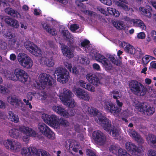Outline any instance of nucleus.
Here are the masks:
<instances>
[{"label": "nucleus", "instance_id": "38", "mask_svg": "<svg viewBox=\"0 0 156 156\" xmlns=\"http://www.w3.org/2000/svg\"><path fill=\"white\" fill-rule=\"evenodd\" d=\"M21 154L23 156H31V152L30 151L29 147L28 148L23 147L22 150Z\"/></svg>", "mask_w": 156, "mask_h": 156}, {"label": "nucleus", "instance_id": "62", "mask_svg": "<svg viewBox=\"0 0 156 156\" xmlns=\"http://www.w3.org/2000/svg\"><path fill=\"white\" fill-rule=\"evenodd\" d=\"M79 84L83 88H85L87 84V82L82 80H80L78 82Z\"/></svg>", "mask_w": 156, "mask_h": 156}, {"label": "nucleus", "instance_id": "23", "mask_svg": "<svg viewBox=\"0 0 156 156\" xmlns=\"http://www.w3.org/2000/svg\"><path fill=\"white\" fill-rule=\"evenodd\" d=\"M121 44L126 52L131 54H133L135 49L133 46L129 44L125 43V42H122Z\"/></svg>", "mask_w": 156, "mask_h": 156}, {"label": "nucleus", "instance_id": "9", "mask_svg": "<svg viewBox=\"0 0 156 156\" xmlns=\"http://www.w3.org/2000/svg\"><path fill=\"white\" fill-rule=\"evenodd\" d=\"M73 91L77 97L83 100L88 101L90 99L88 93L80 88H74Z\"/></svg>", "mask_w": 156, "mask_h": 156}, {"label": "nucleus", "instance_id": "11", "mask_svg": "<svg viewBox=\"0 0 156 156\" xmlns=\"http://www.w3.org/2000/svg\"><path fill=\"white\" fill-rule=\"evenodd\" d=\"M73 94L71 91L68 89L64 88L63 93L60 95L59 98L64 104H65L68 101L70 100Z\"/></svg>", "mask_w": 156, "mask_h": 156}, {"label": "nucleus", "instance_id": "35", "mask_svg": "<svg viewBox=\"0 0 156 156\" xmlns=\"http://www.w3.org/2000/svg\"><path fill=\"white\" fill-rule=\"evenodd\" d=\"M33 50L31 52V53L36 56H40L42 54L41 49L37 45Z\"/></svg>", "mask_w": 156, "mask_h": 156}, {"label": "nucleus", "instance_id": "61", "mask_svg": "<svg viewBox=\"0 0 156 156\" xmlns=\"http://www.w3.org/2000/svg\"><path fill=\"white\" fill-rule=\"evenodd\" d=\"M40 152L41 156H51L48 152L44 150H41Z\"/></svg>", "mask_w": 156, "mask_h": 156}, {"label": "nucleus", "instance_id": "51", "mask_svg": "<svg viewBox=\"0 0 156 156\" xmlns=\"http://www.w3.org/2000/svg\"><path fill=\"white\" fill-rule=\"evenodd\" d=\"M64 104L68 105L69 107V108H73L75 107V102L74 101V100L72 98L70 100L68 101H67V103H66Z\"/></svg>", "mask_w": 156, "mask_h": 156}, {"label": "nucleus", "instance_id": "64", "mask_svg": "<svg viewBox=\"0 0 156 156\" xmlns=\"http://www.w3.org/2000/svg\"><path fill=\"white\" fill-rule=\"evenodd\" d=\"M79 26L76 24L71 25L70 27L71 30L73 31L79 29Z\"/></svg>", "mask_w": 156, "mask_h": 156}, {"label": "nucleus", "instance_id": "13", "mask_svg": "<svg viewBox=\"0 0 156 156\" xmlns=\"http://www.w3.org/2000/svg\"><path fill=\"white\" fill-rule=\"evenodd\" d=\"M7 100L9 103L18 108H19L20 105L23 104L21 100L18 99L15 96H9L7 97Z\"/></svg>", "mask_w": 156, "mask_h": 156}, {"label": "nucleus", "instance_id": "14", "mask_svg": "<svg viewBox=\"0 0 156 156\" xmlns=\"http://www.w3.org/2000/svg\"><path fill=\"white\" fill-rule=\"evenodd\" d=\"M86 78L90 83L94 86H98L99 85L100 83V79L96 75L88 73L86 75Z\"/></svg>", "mask_w": 156, "mask_h": 156}, {"label": "nucleus", "instance_id": "39", "mask_svg": "<svg viewBox=\"0 0 156 156\" xmlns=\"http://www.w3.org/2000/svg\"><path fill=\"white\" fill-rule=\"evenodd\" d=\"M119 149L118 147L115 145H111L109 148L110 152L116 155L118 154Z\"/></svg>", "mask_w": 156, "mask_h": 156}, {"label": "nucleus", "instance_id": "12", "mask_svg": "<svg viewBox=\"0 0 156 156\" xmlns=\"http://www.w3.org/2000/svg\"><path fill=\"white\" fill-rule=\"evenodd\" d=\"M126 149L133 154L136 155L141 152V150L134 144L131 142L126 144Z\"/></svg>", "mask_w": 156, "mask_h": 156}, {"label": "nucleus", "instance_id": "22", "mask_svg": "<svg viewBox=\"0 0 156 156\" xmlns=\"http://www.w3.org/2000/svg\"><path fill=\"white\" fill-rule=\"evenodd\" d=\"M149 7L148 9L143 7H140L139 8V10L141 14L149 19L151 18L152 16L151 12L152 9L151 7Z\"/></svg>", "mask_w": 156, "mask_h": 156}, {"label": "nucleus", "instance_id": "26", "mask_svg": "<svg viewBox=\"0 0 156 156\" xmlns=\"http://www.w3.org/2000/svg\"><path fill=\"white\" fill-rule=\"evenodd\" d=\"M5 11L9 15L16 18H17L18 15H20L19 13L16 10L10 8H7L5 9Z\"/></svg>", "mask_w": 156, "mask_h": 156}, {"label": "nucleus", "instance_id": "19", "mask_svg": "<svg viewBox=\"0 0 156 156\" xmlns=\"http://www.w3.org/2000/svg\"><path fill=\"white\" fill-rule=\"evenodd\" d=\"M90 55L92 57H94L97 61L101 62L102 64L107 58L95 50L91 51Z\"/></svg>", "mask_w": 156, "mask_h": 156}, {"label": "nucleus", "instance_id": "2", "mask_svg": "<svg viewBox=\"0 0 156 156\" xmlns=\"http://www.w3.org/2000/svg\"><path fill=\"white\" fill-rule=\"evenodd\" d=\"M8 77L11 80L18 81L24 84L27 81L29 76L23 70L16 68L14 70V73H10L8 74Z\"/></svg>", "mask_w": 156, "mask_h": 156}, {"label": "nucleus", "instance_id": "30", "mask_svg": "<svg viewBox=\"0 0 156 156\" xmlns=\"http://www.w3.org/2000/svg\"><path fill=\"white\" fill-rule=\"evenodd\" d=\"M38 128L40 131L44 135L46 133L48 130L50 128L45 124L43 123H39L38 125Z\"/></svg>", "mask_w": 156, "mask_h": 156}, {"label": "nucleus", "instance_id": "46", "mask_svg": "<svg viewBox=\"0 0 156 156\" xmlns=\"http://www.w3.org/2000/svg\"><path fill=\"white\" fill-rule=\"evenodd\" d=\"M29 129V128L27 127L21 126H19V128L18 129L20 133L21 132L27 135Z\"/></svg>", "mask_w": 156, "mask_h": 156}, {"label": "nucleus", "instance_id": "10", "mask_svg": "<svg viewBox=\"0 0 156 156\" xmlns=\"http://www.w3.org/2000/svg\"><path fill=\"white\" fill-rule=\"evenodd\" d=\"M93 136L94 141L98 144L102 145L105 143L106 137L104 134L100 131H94Z\"/></svg>", "mask_w": 156, "mask_h": 156}, {"label": "nucleus", "instance_id": "42", "mask_svg": "<svg viewBox=\"0 0 156 156\" xmlns=\"http://www.w3.org/2000/svg\"><path fill=\"white\" fill-rule=\"evenodd\" d=\"M136 108L140 112H144L147 108V105L144 103H140L136 106Z\"/></svg>", "mask_w": 156, "mask_h": 156}, {"label": "nucleus", "instance_id": "24", "mask_svg": "<svg viewBox=\"0 0 156 156\" xmlns=\"http://www.w3.org/2000/svg\"><path fill=\"white\" fill-rule=\"evenodd\" d=\"M6 36L7 38L12 39V43L11 46L13 48H17L19 47V45L18 43L16 42L17 38L15 36V34L10 33L8 34Z\"/></svg>", "mask_w": 156, "mask_h": 156}, {"label": "nucleus", "instance_id": "16", "mask_svg": "<svg viewBox=\"0 0 156 156\" xmlns=\"http://www.w3.org/2000/svg\"><path fill=\"white\" fill-rule=\"evenodd\" d=\"M52 109L57 114L64 117L68 118L69 116V113L65 109L60 105H54L53 106Z\"/></svg>", "mask_w": 156, "mask_h": 156}, {"label": "nucleus", "instance_id": "36", "mask_svg": "<svg viewBox=\"0 0 156 156\" xmlns=\"http://www.w3.org/2000/svg\"><path fill=\"white\" fill-rule=\"evenodd\" d=\"M87 109L88 112L91 116H96L98 113V110L92 107H89Z\"/></svg>", "mask_w": 156, "mask_h": 156}, {"label": "nucleus", "instance_id": "25", "mask_svg": "<svg viewBox=\"0 0 156 156\" xmlns=\"http://www.w3.org/2000/svg\"><path fill=\"white\" fill-rule=\"evenodd\" d=\"M148 144L153 148H156V136L152 134H149L147 138Z\"/></svg>", "mask_w": 156, "mask_h": 156}, {"label": "nucleus", "instance_id": "50", "mask_svg": "<svg viewBox=\"0 0 156 156\" xmlns=\"http://www.w3.org/2000/svg\"><path fill=\"white\" fill-rule=\"evenodd\" d=\"M62 34L63 37L66 38V40L70 38L72 36L70 33L67 30H63L62 31Z\"/></svg>", "mask_w": 156, "mask_h": 156}, {"label": "nucleus", "instance_id": "6", "mask_svg": "<svg viewBox=\"0 0 156 156\" xmlns=\"http://www.w3.org/2000/svg\"><path fill=\"white\" fill-rule=\"evenodd\" d=\"M3 144L7 149H10L13 151H20L21 147L20 143L12 139H8L3 142Z\"/></svg>", "mask_w": 156, "mask_h": 156}, {"label": "nucleus", "instance_id": "7", "mask_svg": "<svg viewBox=\"0 0 156 156\" xmlns=\"http://www.w3.org/2000/svg\"><path fill=\"white\" fill-rule=\"evenodd\" d=\"M41 118L45 123L51 126L56 127L58 124V117L55 115H50L43 113L42 115Z\"/></svg>", "mask_w": 156, "mask_h": 156}, {"label": "nucleus", "instance_id": "57", "mask_svg": "<svg viewBox=\"0 0 156 156\" xmlns=\"http://www.w3.org/2000/svg\"><path fill=\"white\" fill-rule=\"evenodd\" d=\"M69 149L70 150H71V149L76 146L75 143H76L75 141L73 140H70L68 141Z\"/></svg>", "mask_w": 156, "mask_h": 156}, {"label": "nucleus", "instance_id": "40", "mask_svg": "<svg viewBox=\"0 0 156 156\" xmlns=\"http://www.w3.org/2000/svg\"><path fill=\"white\" fill-rule=\"evenodd\" d=\"M46 133H45L44 135L47 137L48 138L53 140L55 138V134L51 130L50 128L48 130Z\"/></svg>", "mask_w": 156, "mask_h": 156}, {"label": "nucleus", "instance_id": "48", "mask_svg": "<svg viewBox=\"0 0 156 156\" xmlns=\"http://www.w3.org/2000/svg\"><path fill=\"white\" fill-rule=\"evenodd\" d=\"M34 86L36 89L40 90H42L45 88V86L40 82H37Z\"/></svg>", "mask_w": 156, "mask_h": 156}, {"label": "nucleus", "instance_id": "44", "mask_svg": "<svg viewBox=\"0 0 156 156\" xmlns=\"http://www.w3.org/2000/svg\"><path fill=\"white\" fill-rule=\"evenodd\" d=\"M145 111L147 115H151L154 112V109L149 105H147V108H145Z\"/></svg>", "mask_w": 156, "mask_h": 156}, {"label": "nucleus", "instance_id": "43", "mask_svg": "<svg viewBox=\"0 0 156 156\" xmlns=\"http://www.w3.org/2000/svg\"><path fill=\"white\" fill-rule=\"evenodd\" d=\"M118 155L119 156H132L126 150L122 148H119Z\"/></svg>", "mask_w": 156, "mask_h": 156}, {"label": "nucleus", "instance_id": "54", "mask_svg": "<svg viewBox=\"0 0 156 156\" xmlns=\"http://www.w3.org/2000/svg\"><path fill=\"white\" fill-rule=\"evenodd\" d=\"M85 89L87 90L88 91L92 92H94L95 91V87L92 86L90 83H87Z\"/></svg>", "mask_w": 156, "mask_h": 156}, {"label": "nucleus", "instance_id": "37", "mask_svg": "<svg viewBox=\"0 0 156 156\" xmlns=\"http://www.w3.org/2000/svg\"><path fill=\"white\" fill-rule=\"evenodd\" d=\"M136 58H139L143 56V53H142L141 49L140 48H137L134 49V53L133 54Z\"/></svg>", "mask_w": 156, "mask_h": 156}, {"label": "nucleus", "instance_id": "59", "mask_svg": "<svg viewBox=\"0 0 156 156\" xmlns=\"http://www.w3.org/2000/svg\"><path fill=\"white\" fill-rule=\"evenodd\" d=\"M87 155V156H98L91 150L89 149H87L86 151Z\"/></svg>", "mask_w": 156, "mask_h": 156}, {"label": "nucleus", "instance_id": "28", "mask_svg": "<svg viewBox=\"0 0 156 156\" xmlns=\"http://www.w3.org/2000/svg\"><path fill=\"white\" fill-rule=\"evenodd\" d=\"M24 46L27 49L29 50L31 53L33 50L34 49L35 47L36 46L33 42L29 41H26L24 43Z\"/></svg>", "mask_w": 156, "mask_h": 156}, {"label": "nucleus", "instance_id": "52", "mask_svg": "<svg viewBox=\"0 0 156 156\" xmlns=\"http://www.w3.org/2000/svg\"><path fill=\"white\" fill-rule=\"evenodd\" d=\"M29 149L30 151L31 152V153H32V154H35L37 156H40V152H39L36 148L35 147H29Z\"/></svg>", "mask_w": 156, "mask_h": 156}, {"label": "nucleus", "instance_id": "29", "mask_svg": "<svg viewBox=\"0 0 156 156\" xmlns=\"http://www.w3.org/2000/svg\"><path fill=\"white\" fill-rule=\"evenodd\" d=\"M90 41L87 40H84V41L81 42L80 45H79L81 48H83V49L86 52L89 50L90 49V45H89Z\"/></svg>", "mask_w": 156, "mask_h": 156}, {"label": "nucleus", "instance_id": "1", "mask_svg": "<svg viewBox=\"0 0 156 156\" xmlns=\"http://www.w3.org/2000/svg\"><path fill=\"white\" fill-rule=\"evenodd\" d=\"M98 120L95 119V121L103 127L105 130L108 131L114 137L117 136L118 133L117 129L113 126L112 127L110 122L107 118L102 115L100 113L98 116Z\"/></svg>", "mask_w": 156, "mask_h": 156}, {"label": "nucleus", "instance_id": "56", "mask_svg": "<svg viewBox=\"0 0 156 156\" xmlns=\"http://www.w3.org/2000/svg\"><path fill=\"white\" fill-rule=\"evenodd\" d=\"M9 92V90L8 88L4 87L0 85V93L4 94L8 93Z\"/></svg>", "mask_w": 156, "mask_h": 156}, {"label": "nucleus", "instance_id": "63", "mask_svg": "<svg viewBox=\"0 0 156 156\" xmlns=\"http://www.w3.org/2000/svg\"><path fill=\"white\" fill-rule=\"evenodd\" d=\"M7 44L5 42H3L0 44V50H5L7 48Z\"/></svg>", "mask_w": 156, "mask_h": 156}, {"label": "nucleus", "instance_id": "60", "mask_svg": "<svg viewBox=\"0 0 156 156\" xmlns=\"http://www.w3.org/2000/svg\"><path fill=\"white\" fill-rule=\"evenodd\" d=\"M148 156H156V151L150 149L147 152Z\"/></svg>", "mask_w": 156, "mask_h": 156}, {"label": "nucleus", "instance_id": "27", "mask_svg": "<svg viewBox=\"0 0 156 156\" xmlns=\"http://www.w3.org/2000/svg\"><path fill=\"white\" fill-rule=\"evenodd\" d=\"M20 133L18 129L14 128L9 130V134L11 137L17 139L20 136Z\"/></svg>", "mask_w": 156, "mask_h": 156}, {"label": "nucleus", "instance_id": "4", "mask_svg": "<svg viewBox=\"0 0 156 156\" xmlns=\"http://www.w3.org/2000/svg\"><path fill=\"white\" fill-rule=\"evenodd\" d=\"M55 73L58 76L57 80L62 83H66L69 80V74L66 69L61 67L56 68Z\"/></svg>", "mask_w": 156, "mask_h": 156}, {"label": "nucleus", "instance_id": "32", "mask_svg": "<svg viewBox=\"0 0 156 156\" xmlns=\"http://www.w3.org/2000/svg\"><path fill=\"white\" fill-rule=\"evenodd\" d=\"M115 23H113L114 26L117 29L123 30H125L126 28V26L124 23L122 21H119L116 22H115Z\"/></svg>", "mask_w": 156, "mask_h": 156}, {"label": "nucleus", "instance_id": "55", "mask_svg": "<svg viewBox=\"0 0 156 156\" xmlns=\"http://www.w3.org/2000/svg\"><path fill=\"white\" fill-rule=\"evenodd\" d=\"M80 62L81 64L85 65H87L89 64L90 61L88 58L86 57H83L81 58Z\"/></svg>", "mask_w": 156, "mask_h": 156}, {"label": "nucleus", "instance_id": "3", "mask_svg": "<svg viewBox=\"0 0 156 156\" xmlns=\"http://www.w3.org/2000/svg\"><path fill=\"white\" fill-rule=\"evenodd\" d=\"M129 88L134 94L144 96L147 91V88L141 83L137 80H132L129 83Z\"/></svg>", "mask_w": 156, "mask_h": 156}, {"label": "nucleus", "instance_id": "31", "mask_svg": "<svg viewBox=\"0 0 156 156\" xmlns=\"http://www.w3.org/2000/svg\"><path fill=\"white\" fill-rule=\"evenodd\" d=\"M8 114L9 119L11 121L16 123L19 122V119L17 115L14 113L12 111H9Z\"/></svg>", "mask_w": 156, "mask_h": 156}, {"label": "nucleus", "instance_id": "47", "mask_svg": "<svg viewBox=\"0 0 156 156\" xmlns=\"http://www.w3.org/2000/svg\"><path fill=\"white\" fill-rule=\"evenodd\" d=\"M48 74L46 73H42L39 75V81L44 84L45 82H46V79L47 78Z\"/></svg>", "mask_w": 156, "mask_h": 156}, {"label": "nucleus", "instance_id": "53", "mask_svg": "<svg viewBox=\"0 0 156 156\" xmlns=\"http://www.w3.org/2000/svg\"><path fill=\"white\" fill-rule=\"evenodd\" d=\"M37 135V133L34 130L29 128L27 135L32 137H35Z\"/></svg>", "mask_w": 156, "mask_h": 156}, {"label": "nucleus", "instance_id": "49", "mask_svg": "<svg viewBox=\"0 0 156 156\" xmlns=\"http://www.w3.org/2000/svg\"><path fill=\"white\" fill-rule=\"evenodd\" d=\"M58 124H57V126H58L59 125L67 126L68 123L66 120L62 117L60 118L58 117Z\"/></svg>", "mask_w": 156, "mask_h": 156}, {"label": "nucleus", "instance_id": "5", "mask_svg": "<svg viewBox=\"0 0 156 156\" xmlns=\"http://www.w3.org/2000/svg\"><path fill=\"white\" fill-rule=\"evenodd\" d=\"M102 105L105 110L107 112L113 113L114 115L117 116L120 112L121 108L115 106V105L110 101H104Z\"/></svg>", "mask_w": 156, "mask_h": 156}, {"label": "nucleus", "instance_id": "33", "mask_svg": "<svg viewBox=\"0 0 156 156\" xmlns=\"http://www.w3.org/2000/svg\"><path fill=\"white\" fill-rule=\"evenodd\" d=\"M106 71H109L112 69V66L109 61L107 58L102 63Z\"/></svg>", "mask_w": 156, "mask_h": 156}, {"label": "nucleus", "instance_id": "18", "mask_svg": "<svg viewBox=\"0 0 156 156\" xmlns=\"http://www.w3.org/2000/svg\"><path fill=\"white\" fill-rule=\"evenodd\" d=\"M128 134L137 142L139 143L143 142V140L140 135L134 129H129L128 130Z\"/></svg>", "mask_w": 156, "mask_h": 156}, {"label": "nucleus", "instance_id": "58", "mask_svg": "<svg viewBox=\"0 0 156 156\" xmlns=\"http://www.w3.org/2000/svg\"><path fill=\"white\" fill-rule=\"evenodd\" d=\"M68 41V45L70 47H73V44L74 42V39L73 38V37L72 36L70 37V38L67 39L66 40Z\"/></svg>", "mask_w": 156, "mask_h": 156}, {"label": "nucleus", "instance_id": "20", "mask_svg": "<svg viewBox=\"0 0 156 156\" xmlns=\"http://www.w3.org/2000/svg\"><path fill=\"white\" fill-rule=\"evenodd\" d=\"M41 63L46 65L48 67H53L55 64L54 61L53 57L48 58L46 57H42L41 59Z\"/></svg>", "mask_w": 156, "mask_h": 156}, {"label": "nucleus", "instance_id": "34", "mask_svg": "<svg viewBox=\"0 0 156 156\" xmlns=\"http://www.w3.org/2000/svg\"><path fill=\"white\" fill-rule=\"evenodd\" d=\"M55 80L52 77L50 76L49 74H48V76H47V78L46 79V82H45L44 84L45 85L51 86L54 84L55 83Z\"/></svg>", "mask_w": 156, "mask_h": 156}, {"label": "nucleus", "instance_id": "17", "mask_svg": "<svg viewBox=\"0 0 156 156\" xmlns=\"http://www.w3.org/2000/svg\"><path fill=\"white\" fill-rule=\"evenodd\" d=\"M60 44L61 48L64 55L69 58H72L74 56V54L72 50L64 44L62 43Z\"/></svg>", "mask_w": 156, "mask_h": 156}, {"label": "nucleus", "instance_id": "45", "mask_svg": "<svg viewBox=\"0 0 156 156\" xmlns=\"http://www.w3.org/2000/svg\"><path fill=\"white\" fill-rule=\"evenodd\" d=\"M29 129V128L27 127L21 126H19V128L18 129L20 133L21 132L27 135Z\"/></svg>", "mask_w": 156, "mask_h": 156}, {"label": "nucleus", "instance_id": "41", "mask_svg": "<svg viewBox=\"0 0 156 156\" xmlns=\"http://www.w3.org/2000/svg\"><path fill=\"white\" fill-rule=\"evenodd\" d=\"M44 29L48 33H49L52 36L55 35V30L54 28H50L48 24H46L44 26Z\"/></svg>", "mask_w": 156, "mask_h": 156}, {"label": "nucleus", "instance_id": "15", "mask_svg": "<svg viewBox=\"0 0 156 156\" xmlns=\"http://www.w3.org/2000/svg\"><path fill=\"white\" fill-rule=\"evenodd\" d=\"M125 20L129 22H132L133 24L136 27H139L142 30H145L146 28V26L144 22L140 19H131L128 17H126Z\"/></svg>", "mask_w": 156, "mask_h": 156}, {"label": "nucleus", "instance_id": "8", "mask_svg": "<svg viewBox=\"0 0 156 156\" xmlns=\"http://www.w3.org/2000/svg\"><path fill=\"white\" fill-rule=\"evenodd\" d=\"M18 60L22 66L27 69L31 68L33 65L32 59L26 54L23 56L18 57Z\"/></svg>", "mask_w": 156, "mask_h": 156}, {"label": "nucleus", "instance_id": "21", "mask_svg": "<svg viewBox=\"0 0 156 156\" xmlns=\"http://www.w3.org/2000/svg\"><path fill=\"white\" fill-rule=\"evenodd\" d=\"M5 21L8 25L14 28H17L19 26V22L17 20L9 17L5 18Z\"/></svg>", "mask_w": 156, "mask_h": 156}]
</instances>
